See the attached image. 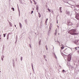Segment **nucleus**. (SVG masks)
Segmentation results:
<instances>
[{"label": "nucleus", "instance_id": "f257e3e1", "mask_svg": "<svg viewBox=\"0 0 79 79\" xmlns=\"http://www.w3.org/2000/svg\"><path fill=\"white\" fill-rule=\"evenodd\" d=\"M69 33L70 34L72 35H74L75 34V32H76V30L75 29H72L69 30Z\"/></svg>", "mask_w": 79, "mask_h": 79}, {"label": "nucleus", "instance_id": "f03ea898", "mask_svg": "<svg viewBox=\"0 0 79 79\" xmlns=\"http://www.w3.org/2000/svg\"><path fill=\"white\" fill-rule=\"evenodd\" d=\"M71 56H68V58H67L68 61H71Z\"/></svg>", "mask_w": 79, "mask_h": 79}, {"label": "nucleus", "instance_id": "7ed1b4c3", "mask_svg": "<svg viewBox=\"0 0 79 79\" xmlns=\"http://www.w3.org/2000/svg\"><path fill=\"white\" fill-rule=\"evenodd\" d=\"M67 24L69 26H72V25H73V23L71 22H69L67 23Z\"/></svg>", "mask_w": 79, "mask_h": 79}, {"label": "nucleus", "instance_id": "20e7f679", "mask_svg": "<svg viewBox=\"0 0 79 79\" xmlns=\"http://www.w3.org/2000/svg\"><path fill=\"white\" fill-rule=\"evenodd\" d=\"M75 18H76V19H78V20H79V15L76 16L75 17Z\"/></svg>", "mask_w": 79, "mask_h": 79}, {"label": "nucleus", "instance_id": "39448f33", "mask_svg": "<svg viewBox=\"0 0 79 79\" xmlns=\"http://www.w3.org/2000/svg\"><path fill=\"white\" fill-rule=\"evenodd\" d=\"M19 25L20 27L21 28L22 27V25H21V23H19Z\"/></svg>", "mask_w": 79, "mask_h": 79}, {"label": "nucleus", "instance_id": "423d86ee", "mask_svg": "<svg viewBox=\"0 0 79 79\" xmlns=\"http://www.w3.org/2000/svg\"><path fill=\"white\" fill-rule=\"evenodd\" d=\"M66 14H67V15H69V12H67Z\"/></svg>", "mask_w": 79, "mask_h": 79}, {"label": "nucleus", "instance_id": "0eeeda50", "mask_svg": "<svg viewBox=\"0 0 79 79\" xmlns=\"http://www.w3.org/2000/svg\"><path fill=\"white\" fill-rule=\"evenodd\" d=\"M9 24H10V26L12 27V24H11V23L10 22V23H9Z\"/></svg>", "mask_w": 79, "mask_h": 79}, {"label": "nucleus", "instance_id": "6e6552de", "mask_svg": "<svg viewBox=\"0 0 79 79\" xmlns=\"http://www.w3.org/2000/svg\"><path fill=\"white\" fill-rule=\"evenodd\" d=\"M48 11H49V12H51L50 10L49 9H48Z\"/></svg>", "mask_w": 79, "mask_h": 79}, {"label": "nucleus", "instance_id": "1a4fd4ad", "mask_svg": "<svg viewBox=\"0 0 79 79\" xmlns=\"http://www.w3.org/2000/svg\"><path fill=\"white\" fill-rule=\"evenodd\" d=\"M47 21H48V19H47L46 20L45 23H47Z\"/></svg>", "mask_w": 79, "mask_h": 79}, {"label": "nucleus", "instance_id": "9d476101", "mask_svg": "<svg viewBox=\"0 0 79 79\" xmlns=\"http://www.w3.org/2000/svg\"><path fill=\"white\" fill-rule=\"evenodd\" d=\"M11 10H13V11H15V9H14V8H12Z\"/></svg>", "mask_w": 79, "mask_h": 79}, {"label": "nucleus", "instance_id": "9b49d317", "mask_svg": "<svg viewBox=\"0 0 79 79\" xmlns=\"http://www.w3.org/2000/svg\"><path fill=\"white\" fill-rule=\"evenodd\" d=\"M55 35H56V33H55Z\"/></svg>", "mask_w": 79, "mask_h": 79}, {"label": "nucleus", "instance_id": "f8f14e48", "mask_svg": "<svg viewBox=\"0 0 79 79\" xmlns=\"http://www.w3.org/2000/svg\"><path fill=\"white\" fill-rule=\"evenodd\" d=\"M61 48V50L63 49V48H64V47H63V46H62Z\"/></svg>", "mask_w": 79, "mask_h": 79}, {"label": "nucleus", "instance_id": "ddd939ff", "mask_svg": "<svg viewBox=\"0 0 79 79\" xmlns=\"http://www.w3.org/2000/svg\"><path fill=\"white\" fill-rule=\"evenodd\" d=\"M39 18H40V17H41V15H40V13H39Z\"/></svg>", "mask_w": 79, "mask_h": 79}, {"label": "nucleus", "instance_id": "4468645a", "mask_svg": "<svg viewBox=\"0 0 79 79\" xmlns=\"http://www.w3.org/2000/svg\"><path fill=\"white\" fill-rule=\"evenodd\" d=\"M62 8V7H60L59 8L60 10H61Z\"/></svg>", "mask_w": 79, "mask_h": 79}, {"label": "nucleus", "instance_id": "2eb2a0df", "mask_svg": "<svg viewBox=\"0 0 79 79\" xmlns=\"http://www.w3.org/2000/svg\"><path fill=\"white\" fill-rule=\"evenodd\" d=\"M60 13H62V11L61 10H60Z\"/></svg>", "mask_w": 79, "mask_h": 79}, {"label": "nucleus", "instance_id": "dca6fc26", "mask_svg": "<svg viewBox=\"0 0 79 79\" xmlns=\"http://www.w3.org/2000/svg\"><path fill=\"white\" fill-rule=\"evenodd\" d=\"M33 11H32L31 13V14H32V13H33Z\"/></svg>", "mask_w": 79, "mask_h": 79}, {"label": "nucleus", "instance_id": "f3484780", "mask_svg": "<svg viewBox=\"0 0 79 79\" xmlns=\"http://www.w3.org/2000/svg\"><path fill=\"white\" fill-rule=\"evenodd\" d=\"M3 36H4V37H5V34H3Z\"/></svg>", "mask_w": 79, "mask_h": 79}, {"label": "nucleus", "instance_id": "a211bd4d", "mask_svg": "<svg viewBox=\"0 0 79 79\" xmlns=\"http://www.w3.org/2000/svg\"><path fill=\"white\" fill-rule=\"evenodd\" d=\"M21 60H23V57H21Z\"/></svg>", "mask_w": 79, "mask_h": 79}, {"label": "nucleus", "instance_id": "6ab92c4d", "mask_svg": "<svg viewBox=\"0 0 79 79\" xmlns=\"http://www.w3.org/2000/svg\"><path fill=\"white\" fill-rule=\"evenodd\" d=\"M9 37V36H8V35H7V39H8V37Z\"/></svg>", "mask_w": 79, "mask_h": 79}, {"label": "nucleus", "instance_id": "aec40b11", "mask_svg": "<svg viewBox=\"0 0 79 79\" xmlns=\"http://www.w3.org/2000/svg\"><path fill=\"white\" fill-rule=\"evenodd\" d=\"M36 10H38V7H37V6L36 7Z\"/></svg>", "mask_w": 79, "mask_h": 79}, {"label": "nucleus", "instance_id": "412c9836", "mask_svg": "<svg viewBox=\"0 0 79 79\" xmlns=\"http://www.w3.org/2000/svg\"><path fill=\"white\" fill-rule=\"evenodd\" d=\"M46 50H48V48L47 47L46 48Z\"/></svg>", "mask_w": 79, "mask_h": 79}, {"label": "nucleus", "instance_id": "4be33fe9", "mask_svg": "<svg viewBox=\"0 0 79 79\" xmlns=\"http://www.w3.org/2000/svg\"><path fill=\"white\" fill-rule=\"evenodd\" d=\"M77 42H78V44H79V40H78L77 41Z\"/></svg>", "mask_w": 79, "mask_h": 79}, {"label": "nucleus", "instance_id": "5701e85b", "mask_svg": "<svg viewBox=\"0 0 79 79\" xmlns=\"http://www.w3.org/2000/svg\"><path fill=\"white\" fill-rule=\"evenodd\" d=\"M64 69L63 70L62 72H64Z\"/></svg>", "mask_w": 79, "mask_h": 79}, {"label": "nucleus", "instance_id": "b1692460", "mask_svg": "<svg viewBox=\"0 0 79 79\" xmlns=\"http://www.w3.org/2000/svg\"><path fill=\"white\" fill-rule=\"evenodd\" d=\"M33 2H34V3H35V1L34 0H33Z\"/></svg>", "mask_w": 79, "mask_h": 79}, {"label": "nucleus", "instance_id": "393cba45", "mask_svg": "<svg viewBox=\"0 0 79 79\" xmlns=\"http://www.w3.org/2000/svg\"><path fill=\"white\" fill-rule=\"evenodd\" d=\"M45 56H44V58H45Z\"/></svg>", "mask_w": 79, "mask_h": 79}, {"label": "nucleus", "instance_id": "a878e982", "mask_svg": "<svg viewBox=\"0 0 79 79\" xmlns=\"http://www.w3.org/2000/svg\"><path fill=\"white\" fill-rule=\"evenodd\" d=\"M45 47H46V48L47 47V46L46 45V46H45Z\"/></svg>", "mask_w": 79, "mask_h": 79}, {"label": "nucleus", "instance_id": "bb28decb", "mask_svg": "<svg viewBox=\"0 0 79 79\" xmlns=\"http://www.w3.org/2000/svg\"><path fill=\"white\" fill-rule=\"evenodd\" d=\"M75 48V49H77V47Z\"/></svg>", "mask_w": 79, "mask_h": 79}, {"label": "nucleus", "instance_id": "cd10ccee", "mask_svg": "<svg viewBox=\"0 0 79 79\" xmlns=\"http://www.w3.org/2000/svg\"><path fill=\"white\" fill-rule=\"evenodd\" d=\"M35 5H36V3H35Z\"/></svg>", "mask_w": 79, "mask_h": 79}, {"label": "nucleus", "instance_id": "c85d7f7f", "mask_svg": "<svg viewBox=\"0 0 79 79\" xmlns=\"http://www.w3.org/2000/svg\"><path fill=\"white\" fill-rule=\"evenodd\" d=\"M0 36H1V35H0V39H1V38H0Z\"/></svg>", "mask_w": 79, "mask_h": 79}, {"label": "nucleus", "instance_id": "c756f323", "mask_svg": "<svg viewBox=\"0 0 79 79\" xmlns=\"http://www.w3.org/2000/svg\"><path fill=\"white\" fill-rule=\"evenodd\" d=\"M15 27H16V26L15 25Z\"/></svg>", "mask_w": 79, "mask_h": 79}, {"label": "nucleus", "instance_id": "7c9ffc66", "mask_svg": "<svg viewBox=\"0 0 79 79\" xmlns=\"http://www.w3.org/2000/svg\"><path fill=\"white\" fill-rule=\"evenodd\" d=\"M78 48H79V47H78Z\"/></svg>", "mask_w": 79, "mask_h": 79}, {"label": "nucleus", "instance_id": "2f4dec72", "mask_svg": "<svg viewBox=\"0 0 79 79\" xmlns=\"http://www.w3.org/2000/svg\"><path fill=\"white\" fill-rule=\"evenodd\" d=\"M57 23H58V22H57Z\"/></svg>", "mask_w": 79, "mask_h": 79}, {"label": "nucleus", "instance_id": "473e14b6", "mask_svg": "<svg viewBox=\"0 0 79 79\" xmlns=\"http://www.w3.org/2000/svg\"><path fill=\"white\" fill-rule=\"evenodd\" d=\"M76 50H77V49Z\"/></svg>", "mask_w": 79, "mask_h": 79}, {"label": "nucleus", "instance_id": "72a5a7b5", "mask_svg": "<svg viewBox=\"0 0 79 79\" xmlns=\"http://www.w3.org/2000/svg\"><path fill=\"white\" fill-rule=\"evenodd\" d=\"M65 51H66V50H65Z\"/></svg>", "mask_w": 79, "mask_h": 79}]
</instances>
